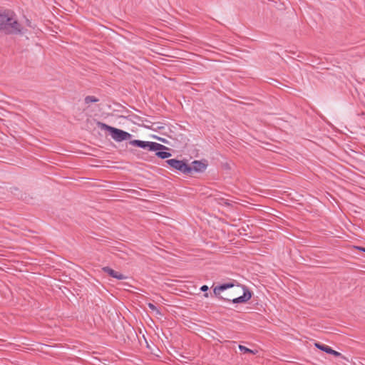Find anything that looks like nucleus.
I'll use <instances>...</instances> for the list:
<instances>
[{
    "instance_id": "obj_1",
    "label": "nucleus",
    "mask_w": 365,
    "mask_h": 365,
    "mask_svg": "<svg viewBox=\"0 0 365 365\" xmlns=\"http://www.w3.org/2000/svg\"><path fill=\"white\" fill-rule=\"evenodd\" d=\"M21 25L18 22L16 14L10 10L0 13V31L8 34H20Z\"/></svg>"
},
{
    "instance_id": "obj_2",
    "label": "nucleus",
    "mask_w": 365,
    "mask_h": 365,
    "mask_svg": "<svg viewBox=\"0 0 365 365\" xmlns=\"http://www.w3.org/2000/svg\"><path fill=\"white\" fill-rule=\"evenodd\" d=\"M233 284L231 283L223 284L220 286L215 287L214 294L225 301L232 302L233 303H242L248 301L251 298V294L250 292H244L243 295L237 297L231 292L230 294H225V296L221 294L229 288L233 287Z\"/></svg>"
},
{
    "instance_id": "obj_3",
    "label": "nucleus",
    "mask_w": 365,
    "mask_h": 365,
    "mask_svg": "<svg viewBox=\"0 0 365 365\" xmlns=\"http://www.w3.org/2000/svg\"><path fill=\"white\" fill-rule=\"evenodd\" d=\"M130 144L141 148H147L149 150L157 151L155 155L162 159H165L171 156V153L163 151V150H168V148L158 143L133 140L130 141Z\"/></svg>"
},
{
    "instance_id": "obj_4",
    "label": "nucleus",
    "mask_w": 365,
    "mask_h": 365,
    "mask_svg": "<svg viewBox=\"0 0 365 365\" xmlns=\"http://www.w3.org/2000/svg\"><path fill=\"white\" fill-rule=\"evenodd\" d=\"M98 125L102 130H107L110 133L112 138L116 142L130 140L132 137L131 134L123 130L110 126L106 123L98 122Z\"/></svg>"
},
{
    "instance_id": "obj_5",
    "label": "nucleus",
    "mask_w": 365,
    "mask_h": 365,
    "mask_svg": "<svg viewBox=\"0 0 365 365\" xmlns=\"http://www.w3.org/2000/svg\"><path fill=\"white\" fill-rule=\"evenodd\" d=\"M166 163L173 168L178 170L182 173L188 174L192 171V168L182 160L170 159L168 160Z\"/></svg>"
},
{
    "instance_id": "obj_6",
    "label": "nucleus",
    "mask_w": 365,
    "mask_h": 365,
    "mask_svg": "<svg viewBox=\"0 0 365 365\" xmlns=\"http://www.w3.org/2000/svg\"><path fill=\"white\" fill-rule=\"evenodd\" d=\"M102 270L104 272L109 274L110 277L115 278L117 279H119V280L126 279L128 278V277H126L125 275H124L118 272L115 271L114 269H111L109 267H103L102 268Z\"/></svg>"
},
{
    "instance_id": "obj_7",
    "label": "nucleus",
    "mask_w": 365,
    "mask_h": 365,
    "mask_svg": "<svg viewBox=\"0 0 365 365\" xmlns=\"http://www.w3.org/2000/svg\"><path fill=\"white\" fill-rule=\"evenodd\" d=\"M192 166H190L192 168V170L196 171V172H202L204 171L207 168V164L202 161L199 160H194L192 163Z\"/></svg>"
},
{
    "instance_id": "obj_8",
    "label": "nucleus",
    "mask_w": 365,
    "mask_h": 365,
    "mask_svg": "<svg viewBox=\"0 0 365 365\" xmlns=\"http://www.w3.org/2000/svg\"><path fill=\"white\" fill-rule=\"evenodd\" d=\"M315 346L317 348H318L319 349L327 353V354H329L330 351H331V348L329 347V346L327 345H325V344H320V343H315Z\"/></svg>"
},
{
    "instance_id": "obj_9",
    "label": "nucleus",
    "mask_w": 365,
    "mask_h": 365,
    "mask_svg": "<svg viewBox=\"0 0 365 365\" xmlns=\"http://www.w3.org/2000/svg\"><path fill=\"white\" fill-rule=\"evenodd\" d=\"M98 101V99L94 96H88L85 98V102L87 104H89L91 103H96Z\"/></svg>"
},
{
    "instance_id": "obj_10",
    "label": "nucleus",
    "mask_w": 365,
    "mask_h": 365,
    "mask_svg": "<svg viewBox=\"0 0 365 365\" xmlns=\"http://www.w3.org/2000/svg\"><path fill=\"white\" fill-rule=\"evenodd\" d=\"M148 307L158 315H161L160 310L152 303H148Z\"/></svg>"
},
{
    "instance_id": "obj_11",
    "label": "nucleus",
    "mask_w": 365,
    "mask_h": 365,
    "mask_svg": "<svg viewBox=\"0 0 365 365\" xmlns=\"http://www.w3.org/2000/svg\"><path fill=\"white\" fill-rule=\"evenodd\" d=\"M239 349L240 351L245 352V353H252V354H255V351H254L253 350H251L248 348H247L246 346H242V345H240L239 346Z\"/></svg>"
},
{
    "instance_id": "obj_12",
    "label": "nucleus",
    "mask_w": 365,
    "mask_h": 365,
    "mask_svg": "<svg viewBox=\"0 0 365 365\" xmlns=\"http://www.w3.org/2000/svg\"><path fill=\"white\" fill-rule=\"evenodd\" d=\"M329 354H332V355H334V356H341L342 359H345V360L348 361V359H347L344 356H342V355L341 354V353H339V352H338V351H334V350H333L332 349H331V351H330V353H329Z\"/></svg>"
},
{
    "instance_id": "obj_13",
    "label": "nucleus",
    "mask_w": 365,
    "mask_h": 365,
    "mask_svg": "<svg viewBox=\"0 0 365 365\" xmlns=\"http://www.w3.org/2000/svg\"><path fill=\"white\" fill-rule=\"evenodd\" d=\"M200 289L203 292H206L208 289V287L207 285H203L201 287Z\"/></svg>"
},
{
    "instance_id": "obj_14",
    "label": "nucleus",
    "mask_w": 365,
    "mask_h": 365,
    "mask_svg": "<svg viewBox=\"0 0 365 365\" xmlns=\"http://www.w3.org/2000/svg\"><path fill=\"white\" fill-rule=\"evenodd\" d=\"M362 251L365 252V248H360Z\"/></svg>"
}]
</instances>
